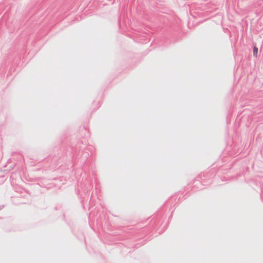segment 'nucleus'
<instances>
[{
	"mask_svg": "<svg viewBox=\"0 0 263 263\" xmlns=\"http://www.w3.org/2000/svg\"><path fill=\"white\" fill-rule=\"evenodd\" d=\"M258 53V48L256 47H254L253 48V55L255 57H257Z\"/></svg>",
	"mask_w": 263,
	"mask_h": 263,
	"instance_id": "obj_1",
	"label": "nucleus"
}]
</instances>
